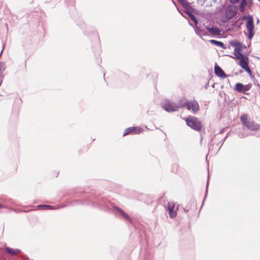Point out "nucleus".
<instances>
[{"instance_id": "obj_1", "label": "nucleus", "mask_w": 260, "mask_h": 260, "mask_svg": "<svg viewBox=\"0 0 260 260\" xmlns=\"http://www.w3.org/2000/svg\"><path fill=\"white\" fill-rule=\"evenodd\" d=\"M187 125L196 131H200L201 129V123L200 121L197 118L190 116L186 119Z\"/></svg>"}, {"instance_id": "obj_2", "label": "nucleus", "mask_w": 260, "mask_h": 260, "mask_svg": "<svg viewBox=\"0 0 260 260\" xmlns=\"http://www.w3.org/2000/svg\"><path fill=\"white\" fill-rule=\"evenodd\" d=\"M182 107V106L176 104L175 103L168 102L163 105L162 108L167 112H172L177 111L179 108Z\"/></svg>"}, {"instance_id": "obj_3", "label": "nucleus", "mask_w": 260, "mask_h": 260, "mask_svg": "<svg viewBox=\"0 0 260 260\" xmlns=\"http://www.w3.org/2000/svg\"><path fill=\"white\" fill-rule=\"evenodd\" d=\"M246 28L248 31V38L249 39H251L254 35V32L253 31L254 24L253 19L252 16H248L247 17V21L246 23Z\"/></svg>"}, {"instance_id": "obj_4", "label": "nucleus", "mask_w": 260, "mask_h": 260, "mask_svg": "<svg viewBox=\"0 0 260 260\" xmlns=\"http://www.w3.org/2000/svg\"><path fill=\"white\" fill-rule=\"evenodd\" d=\"M143 131V128L139 126L136 127H129L127 128L124 133L123 134V136H124L126 135L132 134V135H137L139 134Z\"/></svg>"}, {"instance_id": "obj_5", "label": "nucleus", "mask_w": 260, "mask_h": 260, "mask_svg": "<svg viewBox=\"0 0 260 260\" xmlns=\"http://www.w3.org/2000/svg\"><path fill=\"white\" fill-rule=\"evenodd\" d=\"M185 106L189 110H192L193 113L198 112L199 106L197 102L193 101L187 102L185 104Z\"/></svg>"}, {"instance_id": "obj_6", "label": "nucleus", "mask_w": 260, "mask_h": 260, "mask_svg": "<svg viewBox=\"0 0 260 260\" xmlns=\"http://www.w3.org/2000/svg\"><path fill=\"white\" fill-rule=\"evenodd\" d=\"M245 126L247 128L252 131H255L258 130L260 127V125L256 123L253 121H248L245 122Z\"/></svg>"}, {"instance_id": "obj_7", "label": "nucleus", "mask_w": 260, "mask_h": 260, "mask_svg": "<svg viewBox=\"0 0 260 260\" xmlns=\"http://www.w3.org/2000/svg\"><path fill=\"white\" fill-rule=\"evenodd\" d=\"M175 208V203L173 202H169L168 203V210L169 215L171 218H173L176 216V212L174 210Z\"/></svg>"}, {"instance_id": "obj_8", "label": "nucleus", "mask_w": 260, "mask_h": 260, "mask_svg": "<svg viewBox=\"0 0 260 260\" xmlns=\"http://www.w3.org/2000/svg\"><path fill=\"white\" fill-rule=\"evenodd\" d=\"M236 11L232 6H229L226 8L225 12V17L226 19L230 20L232 19L236 14Z\"/></svg>"}, {"instance_id": "obj_9", "label": "nucleus", "mask_w": 260, "mask_h": 260, "mask_svg": "<svg viewBox=\"0 0 260 260\" xmlns=\"http://www.w3.org/2000/svg\"><path fill=\"white\" fill-rule=\"evenodd\" d=\"M215 74L218 77L224 78L226 76V74L222 69L218 65L216 64L214 67Z\"/></svg>"}, {"instance_id": "obj_10", "label": "nucleus", "mask_w": 260, "mask_h": 260, "mask_svg": "<svg viewBox=\"0 0 260 260\" xmlns=\"http://www.w3.org/2000/svg\"><path fill=\"white\" fill-rule=\"evenodd\" d=\"M248 63V58L247 57L245 58V59L241 60L240 61H239V65L242 69H243L247 72H250V70L249 68Z\"/></svg>"}, {"instance_id": "obj_11", "label": "nucleus", "mask_w": 260, "mask_h": 260, "mask_svg": "<svg viewBox=\"0 0 260 260\" xmlns=\"http://www.w3.org/2000/svg\"><path fill=\"white\" fill-rule=\"evenodd\" d=\"M206 29L212 35H220L221 30L217 27H210L206 26Z\"/></svg>"}, {"instance_id": "obj_12", "label": "nucleus", "mask_w": 260, "mask_h": 260, "mask_svg": "<svg viewBox=\"0 0 260 260\" xmlns=\"http://www.w3.org/2000/svg\"><path fill=\"white\" fill-rule=\"evenodd\" d=\"M234 55L237 59L239 60V61H240L241 60L245 59V58L247 57L243 54H242L240 51H239V49L238 48L234 49Z\"/></svg>"}, {"instance_id": "obj_13", "label": "nucleus", "mask_w": 260, "mask_h": 260, "mask_svg": "<svg viewBox=\"0 0 260 260\" xmlns=\"http://www.w3.org/2000/svg\"><path fill=\"white\" fill-rule=\"evenodd\" d=\"M5 250L8 253L12 255H16L19 253L20 251L19 249H13L9 247H6Z\"/></svg>"}, {"instance_id": "obj_14", "label": "nucleus", "mask_w": 260, "mask_h": 260, "mask_svg": "<svg viewBox=\"0 0 260 260\" xmlns=\"http://www.w3.org/2000/svg\"><path fill=\"white\" fill-rule=\"evenodd\" d=\"M209 42L212 44H213V45L217 46H219V47H220L221 48H222L223 49H225V48L224 44L222 42H221L218 41H216V40H211L209 41Z\"/></svg>"}, {"instance_id": "obj_15", "label": "nucleus", "mask_w": 260, "mask_h": 260, "mask_svg": "<svg viewBox=\"0 0 260 260\" xmlns=\"http://www.w3.org/2000/svg\"><path fill=\"white\" fill-rule=\"evenodd\" d=\"M115 209L119 212V213L123 216V217L129 220L130 222L132 221V219L128 216V215L124 212H123L121 209L119 208L118 207H115Z\"/></svg>"}, {"instance_id": "obj_16", "label": "nucleus", "mask_w": 260, "mask_h": 260, "mask_svg": "<svg viewBox=\"0 0 260 260\" xmlns=\"http://www.w3.org/2000/svg\"><path fill=\"white\" fill-rule=\"evenodd\" d=\"M230 45H232V46L235 47V49H236L238 48V49H239V51H241V44L238 42H237V41H232V42H230Z\"/></svg>"}, {"instance_id": "obj_17", "label": "nucleus", "mask_w": 260, "mask_h": 260, "mask_svg": "<svg viewBox=\"0 0 260 260\" xmlns=\"http://www.w3.org/2000/svg\"><path fill=\"white\" fill-rule=\"evenodd\" d=\"M243 88H244V85L242 84H241L240 83H238L236 84L235 89L238 91H239V92L243 91Z\"/></svg>"}, {"instance_id": "obj_18", "label": "nucleus", "mask_w": 260, "mask_h": 260, "mask_svg": "<svg viewBox=\"0 0 260 260\" xmlns=\"http://www.w3.org/2000/svg\"><path fill=\"white\" fill-rule=\"evenodd\" d=\"M241 120L243 122V124L245 125V122H248V120H247V116L246 115H242L241 116Z\"/></svg>"}, {"instance_id": "obj_19", "label": "nucleus", "mask_w": 260, "mask_h": 260, "mask_svg": "<svg viewBox=\"0 0 260 260\" xmlns=\"http://www.w3.org/2000/svg\"><path fill=\"white\" fill-rule=\"evenodd\" d=\"M37 207L39 208H42V209H44V210H49L48 209L50 207V205H38L37 206Z\"/></svg>"}, {"instance_id": "obj_20", "label": "nucleus", "mask_w": 260, "mask_h": 260, "mask_svg": "<svg viewBox=\"0 0 260 260\" xmlns=\"http://www.w3.org/2000/svg\"><path fill=\"white\" fill-rule=\"evenodd\" d=\"M5 65L3 63L1 62L0 63V76L3 73V72L5 70Z\"/></svg>"}, {"instance_id": "obj_21", "label": "nucleus", "mask_w": 260, "mask_h": 260, "mask_svg": "<svg viewBox=\"0 0 260 260\" xmlns=\"http://www.w3.org/2000/svg\"><path fill=\"white\" fill-rule=\"evenodd\" d=\"M250 86H249V85L244 86L243 92H244L245 91L248 90Z\"/></svg>"}, {"instance_id": "obj_22", "label": "nucleus", "mask_w": 260, "mask_h": 260, "mask_svg": "<svg viewBox=\"0 0 260 260\" xmlns=\"http://www.w3.org/2000/svg\"><path fill=\"white\" fill-rule=\"evenodd\" d=\"M239 1L240 0H230V2H231L232 4H235L238 3Z\"/></svg>"}, {"instance_id": "obj_23", "label": "nucleus", "mask_w": 260, "mask_h": 260, "mask_svg": "<svg viewBox=\"0 0 260 260\" xmlns=\"http://www.w3.org/2000/svg\"><path fill=\"white\" fill-rule=\"evenodd\" d=\"M243 10H244V6H243V5H240V10L241 11H243Z\"/></svg>"}, {"instance_id": "obj_24", "label": "nucleus", "mask_w": 260, "mask_h": 260, "mask_svg": "<svg viewBox=\"0 0 260 260\" xmlns=\"http://www.w3.org/2000/svg\"><path fill=\"white\" fill-rule=\"evenodd\" d=\"M50 207L49 208V210H53V209H55V208L54 206H50Z\"/></svg>"}, {"instance_id": "obj_25", "label": "nucleus", "mask_w": 260, "mask_h": 260, "mask_svg": "<svg viewBox=\"0 0 260 260\" xmlns=\"http://www.w3.org/2000/svg\"><path fill=\"white\" fill-rule=\"evenodd\" d=\"M247 136H248L247 135H244L243 134H242L241 135H239V137L241 138H244L245 137H247Z\"/></svg>"}, {"instance_id": "obj_26", "label": "nucleus", "mask_w": 260, "mask_h": 260, "mask_svg": "<svg viewBox=\"0 0 260 260\" xmlns=\"http://www.w3.org/2000/svg\"><path fill=\"white\" fill-rule=\"evenodd\" d=\"M208 186V182H207V187H206V196H207V194Z\"/></svg>"}, {"instance_id": "obj_27", "label": "nucleus", "mask_w": 260, "mask_h": 260, "mask_svg": "<svg viewBox=\"0 0 260 260\" xmlns=\"http://www.w3.org/2000/svg\"><path fill=\"white\" fill-rule=\"evenodd\" d=\"M4 206L0 204V208H4Z\"/></svg>"}, {"instance_id": "obj_28", "label": "nucleus", "mask_w": 260, "mask_h": 260, "mask_svg": "<svg viewBox=\"0 0 260 260\" xmlns=\"http://www.w3.org/2000/svg\"><path fill=\"white\" fill-rule=\"evenodd\" d=\"M209 82H208L207 83V85L206 86V88H207V86L209 85Z\"/></svg>"}, {"instance_id": "obj_29", "label": "nucleus", "mask_w": 260, "mask_h": 260, "mask_svg": "<svg viewBox=\"0 0 260 260\" xmlns=\"http://www.w3.org/2000/svg\"><path fill=\"white\" fill-rule=\"evenodd\" d=\"M214 85H215L214 84H213L211 85V86H212V87L213 88H214Z\"/></svg>"}, {"instance_id": "obj_30", "label": "nucleus", "mask_w": 260, "mask_h": 260, "mask_svg": "<svg viewBox=\"0 0 260 260\" xmlns=\"http://www.w3.org/2000/svg\"><path fill=\"white\" fill-rule=\"evenodd\" d=\"M145 127H146L147 129H149L147 128V126H145Z\"/></svg>"}, {"instance_id": "obj_31", "label": "nucleus", "mask_w": 260, "mask_h": 260, "mask_svg": "<svg viewBox=\"0 0 260 260\" xmlns=\"http://www.w3.org/2000/svg\"><path fill=\"white\" fill-rule=\"evenodd\" d=\"M259 2H260V0H258Z\"/></svg>"}]
</instances>
